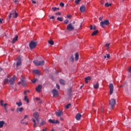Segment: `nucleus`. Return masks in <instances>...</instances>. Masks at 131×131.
Segmentation results:
<instances>
[{"mask_svg":"<svg viewBox=\"0 0 131 131\" xmlns=\"http://www.w3.org/2000/svg\"><path fill=\"white\" fill-rule=\"evenodd\" d=\"M80 12H81V13L85 12V7L84 6L80 7Z\"/></svg>","mask_w":131,"mask_h":131,"instance_id":"21","label":"nucleus"},{"mask_svg":"<svg viewBox=\"0 0 131 131\" xmlns=\"http://www.w3.org/2000/svg\"><path fill=\"white\" fill-rule=\"evenodd\" d=\"M89 80H91V77L88 76L85 78V83H88V81Z\"/></svg>","mask_w":131,"mask_h":131,"instance_id":"23","label":"nucleus"},{"mask_svg":"<svg viewBox=\"0 0 131 131\" xmlns=\"http://www.w3.org/2000/svg\"><path fill=\"white\" fill-rule=\"evenodd\" d=\"M11 111H12V112L14 111V109H13V108H11Z\"/></svg>","mask_w":131,"mask_h":131,"instance_id":"57","label":"nucleus"},{"mask_svg":"<svg viewBox=\"0 0 131 131\" xmlns=\"http://www.w3.org/2000/svg\"><path fill=\"white\" fill-rule=\"evenodd\" d=\"M60 120H61V121H62V120H64V119H62V118H60Z\"/></svg>","mask_w":131,"mask_h":131,"instance_id":"56","label":"nucleus"},{"mask_svg":"<svg viewBox=\"0 0 131 131\" xmlns=\"http://www.w3.org/2000/svg\"><path fill=\"white\" fill-rule=\"evenodd\" d=\"M35 100H37V101H40V98H36L35 99Z\"/></svg>","mask_w":131,"mask_h":131,"instance_id":"51","label":"nucleus"},{"mask_svg":"<svg viewBox=\"0 0 131 131\" xmlns=\"http://www.w3.org/2000/svg\"><path fill=\"white\" fill-rule=\"evenodd\" d=\"M41 89H42V86H41V85H39V86H37V87L36 88V92L39 93L40 92H41Z\"/></svg>","mask_w":131,"mask_h":131,"instance_id":"16","label":"nucleus"},{"mask_svg":"<svg viewBox=\"0 0 131 131\" xmlns=\"http://www.w3.org/2000/svg\"><path fill=\"white\" fill-rule=\"evenodd\" d=\"M69 23V20L68 19H66V20H64V24H68V23Z\"/></svg>","mask_w":131,"mask_h":131,"instance_id":"39","label":"nucleus"},{"mask_svg":"<svg viewBox=\"0 0 131 131\" xmlns=\"http://www.w3.org/2000/svg\"><path fill=\"white\" fill-rule=\"evenodd\" d=\"M23 111H24V108H23V107L16 108V113H18L19 112H23Z\"/></svg>","mask_w":131,"mask_h":131,"instance_id":"17","label":"nucleus"},{"mask_svg":"<svg viewBox=\"0 0 131 131\" xmlns=\"http://www.w3.org/2000/svg\"><path fill=\"white\" fill-rule=\"evenodd\" d=\"M49 123L54 124V122H56V120L49 119Z\"/></svg>","mask_w":131,"mask_h":131,"instance_id":"30","label":"nucleus"},{"mask_svg":"<svg viewBox=\"0 0 131 131\" xmlns=\"http://www.w3.org/2000/svg\"><path fill=\"white\" fill-rule=\"evenodd\" d=\"M56 15H61V13L60 12H57V13H56Z\"/></svg>","mask_w":131,"mask_h":131,"instance_id":"48","label":"nucleus"},{"mask_svg":"<svg viewBox=\"0 0 131 131\" xmlns=\"http://www.w3.org/2000/svg\"><path fill=\"white\" fill-rule=\"evenodd\" d=\"M97 33H98V30H96L95 31H93V33H92V36H95L96 35H97Z\"/></svg>","mask_w":131,"mask_h":131,"instance_id":"24","label":"nucleus"},{"mask_svg":"<svg viewBox=\"0 0 131 131\" xmlns=\"http://www.w3.org/2000/svg\"><path fill=\"white\" fill-rule=\"evenodd\" d=\"M27 93H29V91H24V95L26 94Z\"/></svg>","mask_w":131,"mask_h":131,"instance_id":"46","label":"nucleus"},{"mask_svg":"<svg viewBox=\"0 0 131 131\" xmlns=\"http://www.w3.org/2000/svg\"><path fill=\"white\" fill-rule=\"evenodd\" d=\"M109 105H111L112 109H113V107L116 105V100L112 99L109 100Z\"/></svg>","mask_w":131,"mask_h":131,"instance_id":"10","label":"nucleus"},{"mask_svg":"<svg viewBox=\"0 0 131 131\" xmlns=\"http://www.w3.org/2000/svg\"><path fill=\"white\" fill-rule=\"evenodd\" d=\"M93 88H95V89H98V82L96 83V84L93 86Z\"/></svg>","mask_w":131,"mask_h":131,"instance_id":"31","label":"nucleus"},{"mask_svg":"<svg viewBox=\"0 0 131 131\" xmlns=\"http://www.w3.org/2000/svg\"><path fill=\"white\" fill-rule=\"evenodd\" d=\"M5 122L4 121H0V128L3 127L4 124H5Z\"/></svg>","mask_w":131,"mask_h":131,"instance_id":"26","label":"nucleus"},{"mask_svg":"<svg viewBox=\"0 0 131 131\" xmlns=\"http://www.w3.org/2000/svg\"><path fill=\"white\" fill-rule=\"evenodd\" d=\"M128 72L129 73H131V67H130V68H129V69H128Z\"/></svg>","mask_w":131,"mask_h":131,"instance_id":"45","label":"nucleus"},{"mask_svg":"<svg viewBox=\"0 0 131 131\" xmlns=\"http://www.w3.org/2000/svg\"><path fill=\"white\" fill-rule=\"evenodd\" d=\"M13 3H15V4H18V1H15Z\"/></svg>","mask_w":131,"mask_h":131,"instance_id":"44","label":"nucleus"},{"mask_svg":"<svg viewBox=\"0 0 131 131\" xmlns=\"http://www.w3.org/2000/svg\"><path fill=\"white\" fill-rule=\"evenodd\" d=\"M59 9H60V8H57V7H53L52 8V10H53V11H57Z\"/></svg>","mask_w":131,"mask_h":131,"instance_id":"32","label":"nucleus"},{"mask_svg":"<svg viewBox=\"0 0 131 131\" xmlns=\"http://www.w3.org/2000/svg\"><path fill=\"white\" fill-rule=\"evenodd\" d=\"M37 46V42H35L33 41H31L30 42H29V49L31 50H33V49L36 48V46Z\"/></svg>","mask_w":131,"mask_h":131,"instance_id":"5","label":"nucleus"},{"mask_svg":"<svg viewBox=\"0 0 131 131\" xmlns=\"http://www.w3.org/2000/svg\"><path fill=\"white\" fill-rule=\"evenodd\" d=\"M36 81H37V79H33V80H32V83H35Z\"/></svg>","mask_w":131,"mask_h":131,"instance_id":"38","label":"nucleus"},{"mask_svg":"<svg viewBox=\"0 0 131 131\" xmlns=\"http://www.w3.org/2000/svg\"><path fill=\"white\" fill-rule=\"evenodd\" d=\"M109 58H111V55H109V54H106V56H104V58L109 59Z\"/></svg>","mask_w":131,"mask_h":131,"instance_id":"35","label":"nucleus"},{"mask_svg":"<svg viewBox=\"0 0 131 131\" xmlns=\"http://www.w3.org/2000/svg\"><path fill=\"white\" fill-rule=\"evenodd\" d=\"M16 80V76L14 75L13 77H12V78L8 80L7 79H4V84L8 83V82H9L10 83L11 86L13 85L14 84V80Z\"/></svg>","mask_w":131,"mask_h":131,"instance_id":"2","label":"nucleus"},{"mask_svg":"<svg viewBox=\"0 0 131 131\" xmlns=\"http://www.w3.org/2000/svg\"><path fill=\"white\" fill-rule=\"evenodd\" d=\"M60 84H61V85L65 84V81H64V80H62V79H60Z\"/></svg>","mask_w":131,"mask_h":131,"instance_id":"28","label":"nucleus"},{"mask_svg":"<svg viewBox=\"0 0 131 131\" xmlns=\"http://www.w3.org/2000/svg\"><path fill=\"white\" fill-rule=\"evenodd\" d=\"M57 20L59 21H62V17H57Z\"/></svg>","mask_w":131,"mask_h":131,"instance_id":"37","label":"nucleus"},{"mask_svg":"<svg viewBox=\"0 0 131 131\" xmlns=\"http://www.w3.org/2000/svg\"><path fill=\"white\" fill-rule=\"evenodd\" d=\"M3 71V69L0 68V71Z\"/></svg>","mask_w":131,"mask_h":131,"instance_id":"61","label":"nucleus"},{"mask_svg":"<svg viewBox=\"0 0 131 131\" xmlns=\"http://www.w3.org/2000/svg\"><path fill=\"white\" fill-rule=\"evenodd\" d=\"M101 112H103V110H102V108H101Z\"/></svg>","mask_w":131,"mask_h":131,"instance_id":"63","label":"nucleus"},{"mask_svg":"<svg viewBox=\"0 0 131 131\" xmlns=\"http://www.w3.org/2000/svg\"><path fill=\"white\" fill-rule=\"evenodd\" d=\"M32 4H36V1H32Z\"/></svg>","mask_w":131,"mask_h":131,"instance_id":"50","label":"nucleus"},{"mask_svg":"<svg viewBox=\"0 0 131 131\" xmlns=\"http://www.w3.org/2000/svg\"><path fill=\"white\" fill-rule=\"evenodd\" d=\"M18 38V36H16L15 38H13V39H12V43H14L16 42V41H17Z\"/></svg>","mask_w":131,"mask_h":131,"instance_id":"18","label":"nucleus"},{"mask_svg":"<svg viewBox=\"0 0 131 131\" xmlns=\"http://www.w3.org/2000/svg\"><path fill=\"white\" fill-rule=\"evenodd\" d=\"M105 46H106V47H109V43H106V44H105Z\"/></svg>","mask_w":131,"mask_h":131,"instance_id":"55","label":"nucleus"},{"mask_svg":"<svg viewBox=\"0 0 131 131\" xmlns=\"http://www.w3.org/2000/svg\"><path fill=\"white\" fill-rule=\"evenodd\" d=\"M33 117L35 118L36 120L32 119V122H33V127L36 128V121H37V123L39 122V120H38V113L37 112L33 113Z\"/></svg>","mask_w":131,"mask_h":131,"instance_id":"1","label":"nucleus"},{"mask_svg":"<svg viewBox=\"0 0 131 131\" xmlns=\"http://www.w3.org/2000/svg\"><path fill=\"white\" fill-rule=\"evenodd\" d=\"M20 80L21 81L18 82V85L21 84L23 87H25L27 85V81L25 80V78L21 77V78H20Z\"/></svg>","mask_w":131,"mask_h":131,"instance_id":"4","label":"nucleus"},{"mask_svg":"<svg viewBox=\"0 0 131 131\" xmlns=\"http://www.w3.org/2000/svg\"><path fill=\"white\" fill-rule=\"evenodd\" d=\"M56 116H57V117H60L61 116H62V111H57L56 112Z\"/></svg>","mask_w":131,"mask_h":131,"instance_id":"15","label":"nucleus"},{"mask_svg":"<svg viewBox=\"0 0 131 131\" xmlns=\"http://www.w3.org/2000/svg\"><path fill=\"white\" fill-rule=\"evenodd\" d=\"M109 94L111 95L113 94V84H109Z\"/></svg>","mask_w":131,"mask_h":131,"instance_id":"13","label":"nucleus"},{"mask_svg":"<svg viewBox=\"0 0 131 131\" xmlns=\"http://www.w3.org/2000/svg\"><path fill=\"white\" fill-rule=\"evenodd\" d=\"M11 17L15 18H17V13H16V10H12L11 13H9V18H11Z\"/></svg>","mask_w":131,"mask_h":131,"instance_id":"6","label":"nucleus"},{"mask_svg":"<svg viewBox=\"0 0 131 131\" xmlns=\"http://www.w3.org/2000/svg\"><path fill=\"white\" fill-rule=\"evenodd\" d=\"M28 115L24 116V119H27Z\"/></svg>","mask_w":131,"mask_h":131,"instance_id":"53","label":"nucleus"},{"mask_svg":"<svg viewBox=\"0 0 131 131\" xmlns=\"http://www.w3.org/2000/svg\"><path fill=\"white\" fill-rule=\"evenodd\" d=\"M42 131H47V129H42Z\"/></svg>","mask_w":131,"mask_h":131,"instance_id":"58","label":"nucleus"},{"mask_svg":"<svg viewBox=\"0 0 131 131\" xmlns=\"http://www.w3.org/2000/svg\"><path fill=\"white\" fill-rule=\"evenodd\" d=\"M76 120H80V118H81V114H77V115H76Z\"/></svg>","mask_w":131,"mask_h":131,"instance_id":"22","label":"nucleus"},{"mask_svg":"<svg viewBox=\"0 0 131 131\" xmlns=\"http://www.w3.org/2000/svg\"><path fill=\"white\" fill-rule=\"evenodd\" d=\"M23 121H24V119L21 120V123L24 124V122H23Z\"/></svg>","mask_w":131,"mask_h":131,"instance_id":"60","label":"nucleus"},{"mask_svg":"<svg viewBox=\"0 0 131 131\" xmlns=\"http://www.w3.org/2000/svg\"><path fill=\"white\" fill-rule=\"evenodd\" d=\"M82 88V85L80 86V89Z\"/></svg>","mask_w":131,"mask_h":131,"instance_id":"62","label":"nucleus"},{"mask_svg":"<svg viewBox=\"0 0 131 131\" xmlns=\"http://www.w3.org/2000/svg\"><path fill=\"white\" fill-rule=\"evenodd\" d=\"M60 6L62 7H64V3H60Z\"/></svg>","mask_w":131,"mask_h":131,"instance_id":"42","label":"nucleus"},{"mask_svg":"<svg viewBox=\"0 0 131 131\" xmlns=\"http://www.w3.org/2000/svg\"><path fill=\"white\" fill-rule=\"evenodd\" d=\"M71 103H68V104H67V105L66 106V109H69V106H71Z\"/></svg>","mask_w":131,"mask_h":131,"instance_id":"36","label":"nucleus"},{"mask_svg":"<svg viewBox=\"0 0 131 131\" xmlns=\"http://www.w3.org/2000/svg\"><path fill=\"white\" fill-rule=\"evenodd\" d=\"M52 94L53 95V97H56V96H58V91L56 90V89H53L52 90Z\"/></svg>","mask_w":131,"mask_h":131,"instance_id":"14","label":"nucleus"},{"mask_svg":"<svg viewBox=\"0 0 131 131\" xmlns=\"http://www.w3.org/2000/svg\"><path fill=\"white\" fill-rule=\"evenodd\" d=\"M21 65V57L18 56L17 59V62H16V67H18Z\"/></svg>","mask_w":131,"mask_h":131,"instance_id":"12","label":"nucleus"},{"mask_svg":"<svg viewBox=\"0 0 131 131\" xmlns=\"http://www.w3.org/2000/svg\"><path fill=\"white\" fill-rule=\"evenodd\" d=\"M75 3L77 5L80 4V1H75Z\"/></svg>","mask_w":131,"mask_h":131,"instance_id":"41","label":"nucleus"},{"mask_svg":"<svg viewBox=\"0 0 131 131\" xmlns=\"http://www.w3.org/2000/svg\"><path fill=\"white\" fill-rule=\"evenodd\" d=\"M90 29H91V30H96V27L91 26Z\"/></svg>","mask_w":131,"mask_h":131,"instance_id":"34","label":"nucleus"},{"mask_svg":"<svg viewBox=\"0 0 131 131\" xmlns=\"http://www.w3.org/2000/svg\"><path fill=\"white\" fill-rule=\"evenodd\" d=\"M46 124H47V122L45 120H41V122H40L39 126H42L45 125Z\"/></svg>","mask_w":131,"mask_h":131,"instance_id":"19","label":"nucleus"},{"mask_svg":"<svg viewBox=\"0 0 131 131\" xmlns=\"http://www.w3.org/2000/svg\"><path fill=\"white\" fill-rule=\"evenodd\" d=\"M24 100L27 102V103H29V99H28V97L27 96L24 97Z\"/></svg>","mask_w":131,"mask_h":131,"instance_id":"25","label":"nucleus"},{"mask_svg":"<svg viewBox=\"0 0 131 131\" xmlns=\"http://www.w3.org/2000/svg\"><path fill=\"white\" fill-rule=\"evenodd\" d=\"M48 43H49V45H52V46H53V45H54L53 40H50L48 41Z\"/></svg>","mask_w":131,"mask_h":131,"instance_id":"29","label":"nucleus"},{"mask_svg":"<svg viewBox=\"0 0 131 131\" xmlns=\"http://www.w3.org/2000/svg\"><path fill=\"white\" fill-rule=\"evenodd\" d=\"M58 124L59 123V122H58V120H56V121H55V124Z\"/></svg>","mask_w":131,"mask_h":131,"instance_id":"49","label":"nucleus"},{"mask_svg":"<svg viewBox=\"0 0 131 131\" xmlns=\"http://www.w3.org/2000/svg\"><path fill=\"white\" fill-rule=\"evenodd\" d=\"M74 30V27L72 25V24H69L68 26H67V30L68 31H72Z\"/></svg>","mask_w":131,"mask_h":131,"instance_id":"11","label":"nucleus"},{"mask_svg":"<svg viewBox=\"0 0 131 131\" xmlns=\"http://www.w3.org/2000/svg\"><path fill=\"white\" fill-rule=\"evenodd\" d=\"M56 89H57V90H60V85H58V84H56Z\"/></svg>","mask_w":131,"mask_h":131,"instance_id":"40","label":"nucleus"},{"mask_svg":"<svg viewBox=\"0 0 131 131\" xmlns=\"http://www.w3.org/2000/svg\"><path fill=\"white\" fill-rule=\"evenodd\" d=\"M33 74L40 75V71L38 70H33Z\"/></svg>","mask_w":131,"mask_h":131,"instance_id":"20","label":"nucleus"},{"mask_svg":"<svg viewBox=\"0 0 131 131\" xmlns=\"http://www.w3.org/2000/svg\"><path fill=\"white\" fill-rule=\"evenodd\" d=\"M49 19H54V16H51L50 17H49Z\"/></svg>","mask_w":131,"mask_h":131,"instance_id":"47","label":"nucleus"},{"mask_svg":"<svg viewBox=\"0 0 131 131\" xmlns=\"http://www.w3.org/2000/svg\"><path fill=\"white\" fill-rule=\"evenodd\" d=\"M109 25V20H105L100 22V26L102 27V28H105V26Z\"/></svg>","mask_w":131,"mask_h":131,"instance_id":"7","label":"nucleus"},{"mask_svg":"<svg viewBox=\"0 0 131 131\" xmlns=\"http://www.w3.org/2000/svg\"><path fill=\"white\" fill-rule=\"evenodd\" d=\"M111 6H112V4L107 3H105V7H111Z\"/></svg>","mask_w":131,"mask_h":131,"instance_id":"33","label":"nucleus"},{"mask_svg":"<svg viewBox=\"0 0 131 131\" xmlns=\"http://www.w3.org/2000/svg\"><path fill=\"white\" fill-rule=\"evenodd\" d=\"M124 87V85H121V86H120V88H123Z\"/></svg>","mask_w":131,"mask_h":131,"instance_id":"59","label":"nucleus"},{"mask_svg":"<svg viewBox=\"0 0 131 131\" xmlns=\"http://www.w3.org/2000/svg\"><path fill=\"white\" fill-rule=\"evenodd\" d=\"M16 105H17L18 107H20L23 105V103H21V102H16Z\"/></svg>","mask_w":131,"mask_h":131,"instance_id":"27","label":"nucleus"},{"mask_svg":"<svg viewBox=\"0 0 131 131\" xmlns=\"http://www.w3.org/2000/svg\"><path fill=\"white\" fill-rule=\"evenodd\" d=\"M78 60V53H76L75 54V58H73V56H71V57L69 58V61L71 62H73V61H77Z\"/></svg>","mask_w":131,"mask_h":131,"instance_id":"8","label":"nucleus"},{"mask_svg":"<svg viewBox=\"0 0 131 131\" xmlns=\"http://www.w3.org/2000/svg\"><path fill=\"white\" fill-rule=\"evenodd\" d=\"M33 64H35L36 66H44L45 62L43 60L38 61V60H33Z\"/></svg>","mask_w":131,"mask_h":131,"instance_id":"3","label":"nucleus"},{"mask_svg":"<svg viewBox=\"0 0 131 131\" xmlns=\"http://www.w3.org/2000/svg\"><path fill=\"white\" fill-rule=\"evenodd\" d=\"M3 23V19H0V24Z\"/></svg>","mask_w":131,"mask_h":131,"instance_id":"54","label":"nucleus"},{"mask_svg":"<svg viewBox=\"0 0 131 131\" xmlns=\"http://www.w3.org/2000/svg\"><path fill=\"white\" fill-rule=\"evenodd\" d=\"M3 102H4L3 100H1L0 105L3 106V107H4V110L5 111V113H8V107H7V106L8 105V104L7 103L3 104Z\"/></svg>","mask_w":131,"mask_h":131,"instance_id":"9","label":"nucleus"},{"mask_svg":"<svg viewBox=\"0 0 131 131\" xmlns=\"http://www.w3.org/2000/svg\"><path fill=\"white\" fill-rule=\"evenodd\" d=\"M67 18H71V15H67Z\"/></svg>","mask_w":131,"mask_h":131,"instance_id":"52","label":"nucleus"},{"mask_svg":"<svg viewBox=\"0 0 131 131\" xmlns=\"http://www.w3.org/2000/svg\"><path fill=\"white\" fill-rule=\"evenodd\" d=\"M26 125H28V123H26Z\"/></svg>","mask_w":131,"mask_h":131,"instance_id":"64","label":"nucleus"},{"mask_svg":"<svg viewBox=\"0 0 131 131\" xmlns=\"http://www.w3.org/2000/svg\"><path fill=\"white\" fill-rule=\"evenodd\" d=\"M102 18H103L102 16L100 17L99 18H98V20L101 21L102 20Z\"/></svg>","mask_w":131,"mask_h":131,"instance_id":"43","label":"nucleus"}]
</instances>
